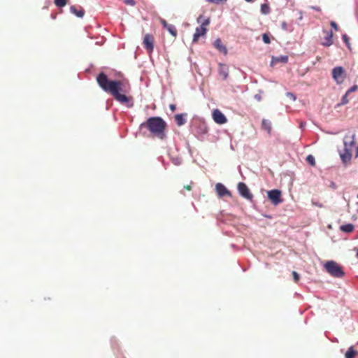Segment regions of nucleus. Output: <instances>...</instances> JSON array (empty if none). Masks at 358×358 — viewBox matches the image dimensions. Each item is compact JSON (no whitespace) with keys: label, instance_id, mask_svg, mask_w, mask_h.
Segmentation results:
<instances>
[{"label":"nucleus","instance_id":"obj_1","mask_svg":"<svg viewBox=\"0 0 358 358\" xmlns=\"http://www.w3.org/2000/svg\"><path fill=\"white\" fill-rule=\"evenodd\" d=\"M96 82L104 92L110 94L115 100L129 107L132 106L133 104L130 103L132 98L127 96L130 91V85L127 82L110 80L103 72L98 74Z\"/></svg>","mask_w":358,"mask_h":358},{"label":"nucleus","instance_id":"obj_2","mask_svg":"<svg viewBox=\"0 0 358 358\" xmlns=\"http://www.w3.org/2000/svg\"><path fill=\"white\" fill-rule=\"evenodd\" d=\"M166 127V122L159 117H150L146 122L141 124V128L148 129L154 136L162 140L166 137L165 130Z\"/></svg>","mask_w":358,"mask_h":358},{"label":"nucleus","instance_id":"obj_3","mask_svg":"<svg viewBox=\"0 0 358 358\" xmlns=\"http://www.w3.org/2000/svg\"><path fill=\"white\" fill-rule=\"evenodd\" d=\"M355 134L353 133L351 135L346 134L343 138V151L340 153L341 159L343 164L346 165L348 164L352 157V151L355 145Z\"/></svg>","mask_w":358,"mask_h":358},{"label":"nucleus","instance_id":"obj_4","mask_svg":"<svg viewBox=\"0 0 358 358\" xmlns=\"http://www.w3.org/2000/svg\"><path fill=\"white\" fill-rule=\"evenodd\" d=\"M324 266L326 271L333 277L341 278L345 275L342 267L333 260L327 261Z\"/></svg>","mask_w":358,"mask_h":358},{"label":"nucleus","instance_id":"obj_5","mask_svg":"<svg viewBox=\"0 0 358 358\" xmlns=\"http://www.w3.org/2000/svg\"><path fill=\"white\" fill-rule=\"evenodd\" d=\"M332 78L337 85L342 84L347 77L346 71L343 66H336L331 71Z\"/></svg>","mask_w":358,"mask_h":358},{"label":"nucleus","instance_id":"obj_6","mask_svg":"<svg viewBox=\"0 0 358 358\" xmlns=\"http://www.w3.org/2000/svg\"><path fill=\"white\" fill-rule=\"evenodd\" d=\"M267 196L274 206H278L282 202L281 198V191L277 189H271L267 192Z\"/></svg>","mask_w":358,"mask_h":358},{"label":"nucleus","instance_id":"obj_7","mask_svg":"<svg viewBox=\"0 0 358 358\" xmlns=\"http://www.w3.org/2000/svg\"><path fill=\"white\" fill-rule=\"evenodd\" d=\"M237 187H238V193L240 194V195L241 196H243V198H245L249 201L252 200L253 195L250 192L248 187L244 182H238Z\"/></svg>","mask_w":358,"mask_h":358},{"label":"nucleus","instance_id":"obj_8","mask_svg":"<svg viewBox=\"0 0 358 358\" xmlns=\"http://www.w3.org/2000/svg\"><path fill=\"white\" fill-rule=\"evenodd\" d=\"M143 44L147 52L151 54L154 50V36L152 34H146L143 37Z\"/></svg>","mask_w":358,"mask_h":358},{"label":"nucleus","instance_id":"obj_9","mask_svg":"<svg viewBox=\"0 0 358 358\" xmlns=\"http://www.w3.org/2000/svg\"><path fill=\"white\" fill-rule=\"evenodd\" d=\"M213 120L219 124H224L227 122L226 116L219 110L215 109L212 113Z\"/></svg>","mask_w":358,"mask_h":358},{"label":"nucleus","instance_id":"obj_10","mask_svg":"<svg viewBox=\"0 0 358 358\" xmlns=\"http://www.w3.org/2000/svg\"><path fill=\"white\" fill-rule=\"evenodd\" d=\"M215 190L219 197L222 198L224 196H231V192L222 183H217L215 185Z\"/></svg>","mask_w":358,"mask_h":358},{"label":"nucleus","instance_id":"obj_11","mask_svg":"<svg viewBox=\"0 0 358 358\" xmlns=\"http://www.w3.org/2000/svg\"><path fill=\"white\" fill-rule=\"evenodd\" d=\"M163 27L166 29L174 38L177 36V29L174 25L167 23L164 19H160Z\"/></svg>","mask_w":358,"mask_h":358},{"label":"nucleus","instance_id":"obj_12","mask_svg":"<svg viewBox=\"0 0 358 358\" xmlns=\"http://www.w3.org/2000/svg\"><path fill=\"white\" fill-rule=\"evenodd\" d=\"M323 31L326 34V36L321 44L324 47H329L333 44V32L332 31L326 30H323Z\"/></svg>","mask_w":358,"mask_h":358},{"label":"nucleus","instance_id":"obj_13","mask_svg":"<svg viewBox=\"0 0 358 358\" xmlns=\"http://www.w3.org/2000/svg\"><path fill=\"white\" fill-rule=\"evenodd\" d=\"M219 74L222 76L223 80H227L229 76V67L224 64H219Z\"/></svg>","mask_w":358,"mask_h":358},{"label":"nucleus","instance_id":"obj_14","mask_svg":"<svg viewBox=\"0 0 358 358\" xmlns=\"http://www.w3.org/2000/svg\"><path fill=\"white\" fill-rule=\"evenodd\" d=\"M213 45H214V47L215 48H217L219 50V52H220L221 53H223L224 55H226L227 53V49L226 46L223 45L220 38H217L214 41Z\"/></svg>","mask_w":358,"mask_h":358},{"label":"nucleus","instance_id":"obj_15","mask_svg":"<svg viewBox=\"0 0 358 358\" xmlns=\"http://www.w3.org/2000/svg\"><path fill=\"white\" fill-rule=\"evenodd\" d=\"M70 11L71 13H73L78 17H83L85 14L84 10L80 6L79 8H78L76 6H71L70 7Z\"/></svg>","mask_w":358,"mask_h":358},{"label":"nucleus","instance_id":"obj_16","mask_svg":"<svg viewBox=\"0 0 358 358\" xmlns=\"http://www.w3.org/2000/svg\"><path fill=\"white\" fill-rule=\"evenodd\" d=\"M288 62V57L287 55H280L279 57H273L271 61V65L273 62H281V63H287Z\"/></svg>","mask_w":358,"mask_h":358},{"label":"nucleus","instance_id":"obj_17","mask_svg":"<svg viewBox=\"0 0 358 358\" xmlns=\"http://www.w3.org/2000/svg\"><path fill=\"white\" fill-rule=\"evenodd\" d=\"M354 225L352 224H346L341 225L340 229L342 231L345 233H350L354 230Z\"/></svg>","mask_w":358,"mask_h":358},{"label":"nucleus","instance_id":"obj_18","mask_svg":"<svg viewBox=\"0 0 358 358\" xmlns=\"http://www.w3.org/2000/svg\"><path fill=\"white\" fill-rule=\"evenodd\" d=\"M262 127L263 129L266 130L268 133L271 132V122L269 120L264 119L262 122Z\"/></svg>","mask_w":358,"mask_h":358},{"label":"nucleus","instance_id":"obj_19","mask_svg":"<svg viewBox=\"0 0 358 358\" xmlns=\"http://www.w3.org/2000/svg\"><path fill=\"white\" fill-rule=\"evenodd\" d=\"M357 354L352 346L350 347L345 353V358H354Z\"/></svg>","mask_w":358,"mask_h":358},{"label":"nucleus","instance_id":"obj_20","mask_svg":"<svg viewBox=\"0 0 358 358\" xmlns=\"http://www.w3.org/2000/svg\"><path fill=\"white\" fill-rule=\"evenodd\" d=\"M175 120L178 126H181L185 124V120L182 114H178L175 116Z\"/></svg>","mask_w":358,"mask_h":358},{"label":"nucleus","instance_id":"obj_21","mask_svg":"<svg viewBox=\"0 0 358 358\" xmlns=\"http://www.w3.org/2000/svg\"><path fill=\"white\" fill-rule=\"evenodd\" d=\"M348 95L349 94H347V93L345 92V94L342 96V98L341 99V102L336 105V107H340L341 106L346 105L347 103H349V99L348 98Z\"/></svg>","mask_w":358,"mask_h":358},{"label":"nucleus","instance_id":"obj_22","mask_svg":"<svg viewBox=\"0 0 358 358\" xmlns=\"http://www.w3.org/2000/svg\"><path fill=\"white\" fill-rule=\"evenodd\" d=\"M261 12H262V13L265 14V15L268 14L270 13V8H269L268 5L266 3L262 4Z\"/></svg>","mask_w":358,"mask_h":358},{"label":"nucleus","instance_id":"obj_23","mask_svg":"<svg viewBox=\"0 0 358 358\" xmlns=\"http://www.w3.org/2000/svg\"><path fill=\"white\" fill-rule=\"evenodd\" d=\"M55 4L57 7H64L67 4V0H54Z\"/></svg>","mask_w":358,"mask_h":358},{"label":"nucleus","instance_id":"obj_24","mask_svg":"<svg viewBox=\"0 0 358 358\" xmlns=\"http://www.w3.org/2000/svg\"><path fill=\"white\" fill-rule=\"evenodd\" d=\"M342 39H343V42L345 43V44L346 45V46L348 47V48L350 50L351 48H350V38H349L348 36L346 34H343Z\"/></svg>","mask_w":358,"mask_h":358},{"label":"nucleus","instance_id":"obj_25","mask_svg":"<svg viewBox=\"0 0 358 358\" xmlns=\"http://www.w3.org/2000/svg\"><path fill=\"white\" fill-rule=\"evenodd\" d=\"M201 36V31H200L199 28L197 27L196 29V32L194 34L193 42H197Z\"/></svg>","mask_w":358,"mask_h":358},{"label":"nucleus","instance_id":"obj_26","mask_svg":"<svg viewBox=\"0 0 358 358\" xmlns=\"http://www.w3.org/2000/svg\"><path fill=\"white\" fill-rule=\"evenodd\" d=\"M206 1L216 5H222L227 3V0H206Z\"/></svg>","mask_w":358,"mask_h":358},{"label":"nucleus","instance_id":"obj_27","mask_svg":"<svg viewBox=\"0 0 358 358\" xmlns=\"http://www.w3.org/2000/svg\"><path fill=\"white\" fill-rule=\"evenodd\" d=\"M306 161L309 164L312 166H314L315 164V157L311 155L307 156Z\"/></svg>","mask_w":358,"mask_h":358},{"label":"nucleus","instance_id":"obj_28","mask_svg":"<svg viewBox=\"0 0 358 358\" xmlns=\"http://www.w3.org/2000/svg\"><path fill=\"white\" fill-rule=\"evenodd\" d=\"M262 40L266 44H269L271 43L270 37L267 34H264L262 35Z\"/></svg>","mask_w":358,"mask_h":358},{"label":"nucleus","instance_id":"obj_29","mask_svg":"<svg viewBox=\"0 0 358 358\" xmlns=\"http://www.w3.org/2000/svg\"><path fill=\"white\" fill-rule=\"evenodd\" d=\"M357 90H358V85H354L353 86H352L350 88H349L347 90L346 93H347V94H350L352 92H356Z\"/></svg>","mask_w":358,"mask_h":358},{"label":"nucleus","instance_id":"obj_30","mask_svg":"<svg viewBox=\"0 0 358 358\" xmlns=\"http://www.w3.org/2000/svg\"><path fill=\"white\" fill-rule=\"evenodd\" d=\"M292 275H293L294 282H297L300 279L299 274L296 271H292Z\"/></svg>","mask_w":358,"mask_h":358},{"label":"nucleus","instance_id":"obj_31","mask_svg":"<svg viewBox=\"0 0 358 358\" xmlns=\"http://www.w3.org/2000/svg\"><path fill=\"white\" fill-rule=\"evenodd\" d=\"M124 2L127 5H129V6H134L136 5V1L134 0H124Z\"/></svg>","mask_w":358,"mask_h":358},{"label":"nucleus","instance_id":"obj_32","mask_svg":"<svg viewBox=\"0 0 358 358\" xmlns=\"http://www.w3.org/2000/svg\"><path fill=\"white\" fill-rule=\"evenodd\" d=\"M286 95H287V97L290 98L293 101L296 100V96L293 93H292V92H287Z\"/></svg>","mask_w":358,"mask_h":358},{"label":"nucleus","instance_id":"obj_33","mask_svg":"<svg viewBox=\"0 0 358 358\" xmlns=\"http://www.w3.org/2000/svg\"><path fill=\"white\" fill-rule=\"evenodd\" d=\"M281 27L282 29L285 30V31H288V24H287L286 22H282L281 23Z\"/></svg>","mask_w":358,"mask_h":358},{"label":"nucleus","instance_id":"obj_34","mask_svg":"<svg viewBox=\"0 0 358 358\" xmlns=\"http://www.w3.org/2000/svg\"><path fill=\"white\" fill-rule=\"evenodd\" d=\"M209 23H210V19L209 18L203 19V27H206V26L208 25Z\"/></svg>","mask_w":358,"mask_h":358},{"label":"nucleus","instance_id":"obj_35","mask_svg":"<svg viewBox=\"0 0 358 358\" xmlns=\"http://www.w3.org/2000/svg\"><path fill=\"white\" fill-rule=\"evenodd\" d=\"M331 26L335 29V30H338V24L334 22V21H331Z\"/></svg>","mask_w":358,"mask_h":358},{"label":"nucleus","instance_id":"obj_36","mask_svg":"<svg viewBox=\"0 0 358 358\" xmlns=\"http://www.w3.org/2000/svg\"><path fill=\"white\" fill-rule=\"evenodd\" d=\"M310 8L313 9V10H315L316 11H321V8L320 7L317 6H310Z\"/></svg>","mask_w":358,"mask_h":358},{"label":"nucleus","instance_id":"obj_37","mask_svg":"<svg viewBox=\"0 0 358 358\" xmlns=\"http://www.w3.org/2000/svg\"><path fill=\"white\" fill-rule=\"evenodd\" d=\"M169 108L172 112H174L176 109V106L175 104H170Z\"/></svg>","mask_w":358,"mask_h":358},{"label":"nucleus","instance_id":"obj_38","mask_svg":"<svg viewBox=\"0 0 358 358\" xmlns=\"http://www.w3.org/2000/svg\"><path fill=\"white\" fill-rule=\"evenodd\" d=\"M184 189L186 190L190 191L192 189L191 184L184 186Z\"/></svg>","mask_w":358,"mask_h":358},{"label":"nucleus","instance_id":"obj_39","mask_svg":"<svg viewBox=\"0 0 358 358\" xmlns=\"http://www.w3.org/2000/svg\"><path fill=\"white\" fill-rule=\"evenodd\" d=\"M313 204L316 206H318L320 208H322L323 206V205L319 202H314L313 201Z\"/></svg>","mask_w":358,"mask_h":358},{"label":"nucleus","instance_id":"obj_40","mask_svg":"<svg viewBox=\"0 0 358 358\" xmlns=\"http://www.w3.org/2000/svg\"><path fill=\"white\" fill-rule=\"evenodd\" d=\"M255 99H257V101H261L262 96L259 94H255Z\"/></svg>","mask_w":358,"mask_h":358},{"label":"nucleus","instance_id":"obj_41","mask_svg":"<svg viewBox=\"0 0 358 358\" xmlns=\"http://www.w3.org/2000/svg\"><path fill=\"white\" fill-rule=\"evenodd\" d=\"M330 187L333 189H336V185L334 182H331V184H330Z\"/></svg>","mask_w":358,"mask_h":358},{"label":"nucleus","instance_id":"obj_42","mask_svg":"<svg viewBox=\"0 0 358 358\" xmlns=\"http://www.w3.org/2000/svg\"><path fill=\"white\" fill-rule=\"evenodd\" d=\"M207 29L205 27H203V36H204L206 34Z\"/></svg>","mask_w":358,"mask_h":358},{"label":"nucleus","instance_id":"obj_43","mask_svg":"<svg viewBox=\"0 0 358 358\" xmlns=\"http://www.w3.org/2000/svg\"><path fill=\"white\" fill-rule=\"evenodd\" d=\"M299 20H301L302 19V11H300L299 12Z\"/></svg>","mask_w":358,"mask_h":358},{"label":"nucleus","instance_id":"obj_44","mask_svg":"<svg viewBox=\"0 0 358 358\" xmlns=\"http://www.w3.org/2000/svg\"><path fill=\"white\" fill-rule=\"evenodd\" d=\"M202 132H203V134L205 132H206V128H204L203 127Z\"/></svg>","mask_w":358,"mask_h":358},{"label":"nucleus","instance_id":"obj_45","mask_svg":"<svg viewBox=\"0 0 358 358\" xmlns=\"http://www.w3.org/2000/svg\"><path fill=\"white\" fill-rule=\"evenodd\" d=\"M247 2H253L255 0H245Z\"/></svg>","mask_w":358,"mask_h":358},{"label":"nucleus","instance_id":"obj_46","mask_svg":"<svg viewBox=\"0 0 358 358\" xmlns=\"http://www.w3.org/2000/svg\"><path fill=\"white\" fill-rule=\"evenodd\" d=\"M201 17V15H199L197 18V20L199 21L200 20V18Z\"/></svg>","mask_w":358,"mask_h":358},{"label":"nucleus","instance_id":"obj_47","mask_svg":"<svg viewBox=\"0 0 358 358\" xmlns=\"http://www.w3.org/2000/svg\"><path fill=\"white\" fill-rule=\"evenodd\" d=\"M357 255L358 256V250H357Z\"/></svg>","mask_w":358,"mask_h":358},{"label":"nucleus","instance_id":"obj_48","mask_svg":"<svg viewBox=\"0 0 358 358\" xmlns=\"http://www.w3.org/2000/svg\"><path fill=\"white\" fill-rule=\"evenodd\" d=\"M357 205H358V202H357Z\"/></svg>","mask_w":358,"mask_h":358}]
</instances>
